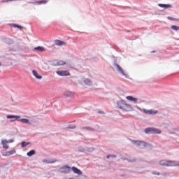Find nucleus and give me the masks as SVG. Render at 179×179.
<instances>
[{"instance_id":"obj_19","label":"nucleus","mask_w":179,"mask_h":179,"mask_svg":"<svg viewBox=\"0 0 179 179\" xmlns=\"http://www.w3.org/2000/svg\"><path fill=\"white\" fill-rule=\"evenodd\" d=\"M28 145H30V143L23 141L21 143V148H26Z\"/></svg>"},{"instance_id":"obj_6","label":"nucleus","mask_w":179,"mask_h":179,"mask_svg":"<svg viewBox=\"0 0 179 179\" xmlns=\"http://www.w3.org/2000/svg\"><path fill=\"white\" fill-rule=\"evenodd\" d=\"M56 73L59 75V76H69L71 75V73H69V71L62 70L57 71Z\"/></svg>"},{"instance_id":"obj_23","label":"nucleus","mask_w":179,"mask_h":179,"mask_svg":"<svg viewBox=\"0 0 179 179\" xmlns=\"http://www.w3.org/2000/svg\"><path fill=\"white\" fill-rule=\"evenodd\" d=\"M46 2H47V1L42 0V1H36V3H38V5H42L43 3H45Z\"/></svg>"},{"instance_id":"obj_33","label":"nucleus","mask_w":179,"mask_h":179,"mask_svg":"<svg viewBox=\"0 0 179 179\" xmlns=\"http://www.w3.org/2000/svg\"><path fill=\"white\" fill-rule=\"evenodd\" d=\"M0 65H1V62H0Z\"/></svg>"},{"instance_id":"obj_8","label":"nucleus","mask_w":179,"mask_h":179,"mask_svg":"<svg viewBox=\"0 0 179 179\" xmlns=\"http://www.w3.org/2000/svg\"><path fill=\"white\" fill-rule=\"evenodd\" d=\"M71 168L68 166H64L59 169L60 173H71Z\"/></svg>"},{"instance_id":"obj_11","label":"nucleus","mask_w":179,"mask_h":179,"mask_svg":"<svg viewBox=\"0 0 179 179\" xmlns=\"http://www.w3.org/2000/svg\"><path fill=\"white\" fill-rule=\"evenodd\" d=\"M64 96H65V97H73L75 96V93L67 90L64 92Z\"/></svg>"},{"instance_id":"obj_18","label":"nucleus","mask_w":179,"mask_h":179,"mask_svg":"<svg viewBox=\"0 0 179 179\" xmlns=\"http://www.w3.org/2000/svg\"><path fill=\"white\" fill-rule=\"evenodd\" d=\"M20 121L22 124H30V122L27 119H20Z\"/></svg>"},{"instance_id":"obj_30","label":"nucleus","mask_w":179,"mask_h":179,"mask_svg":"<svg viewBox=\"0 0 179 179\" xmlns=\"http://www.w3.org/2000/svg\"><path fill=\"white\" fill-rule=\"evenodd\" d=\"M129 162H135V159H131V160H129Z\"/></svg>"},{"instance_id":"obj_24","label":"nucleus","mask_w":179,"mask_h":179,"mask_svg":"<svg viewBox=\"0 0 179 179\" xmlns=\"http://www.w3.org/2000/svg\"><path fill=\"white\" fill-rule=\"evenodd\" d=\"M57 64H58V65L62 66V65H66V62H64V61H62V60H60V61H59V62H57Z\"/></svg>"},{"instance_id":"obj_10","label":"nucleus","mask_w":179,"mask_h":179,"mask_svg":"<svg viewBox=\"0 0 179 179\" xmlns=\"http://www.w3.org/2000/svg\"><path fill=\"white\" fill-rule=\"evenodd\" d=\"M127 100L131 101L132 103H138V98H135L132 96H126Z\"/></svg>"},{"instance_id":"obj_29","label":"nucleus","mask_w":179,"mask_h":179,"mask_svg":"<svg viewBox=\"0 0 179 179\" xmlns=\"http://www.w3.org/2000/svg\"><path fill=\"white\" fill-rule=\"evenodd\" d=\"M110 157H117V155H107L106 158L110 159Z\"/></svg>"},{"instance_id":"obj_16","label":"nucleus","mask_w":179,"mask_h":179,"mask_svg":"<svg viewBox=\"0 0 179 179\" xmlns=\"http://www.w3.org/2000/svg\"><path fill=\"white\" fill-rule=\"evenodd\" d=\"M158 6H159V8H165V9H167L169 8H173V6H171V4H162V3H159Z\"/></svg>"},{"instance_id":"obj_12","label":"nucleus","mask_w":179,"mask_h":179,"mask_svg":"<svg viewBox=\"0 0 179 179\" xmlns=\"http://www.w3.org/2000/svg\"><path fill=\"white\" fill-rule=\"evenodd\" d=\"M71 170L73 171V173H75V174H78V176L82 175V171L75 166H73Z\"/></svg>"},{"instance_id":"obj_17","label":"nucleus","mask_w":179,"mask_h":179,"mask_svg":"<svg viewBox=\"0 0 179 179\" xmlns=\"http://www.w3.org/2000/svg\"><path fill=\"white\" fill-rule=\"evenodd\" d=\"M27 156H29V157L33 156V155H36V151L34 150H32L29 152H27Z\"/></svg>"},{"instance_id":"obj_13","label":"nucleus","mask_w":179,"mask_h":179,"mask_svg":"<svg viewBox=\"0 0 179 179\" xmlns=\"http://www.w3.org/2000/svg\"><path fill=\"white\" fill-rule=\"evenodd\" d=\"M115 66L116 68V69L118 71V72H120V73H122V75H124L125 76V73L124 72V70H122V68L119 66L118 64H115Z\"/></svg>"},{"instance_id":"obj_7","label":"nucleus","mask_w":179,"mask_h":179,"mask_svg":"<svg viewBox=\"0 0 179 179\" xmlns=\"http://www.w3.org/2000/svg\"><path fill=\"white\" fill-rule=\"evenodd\" d=\"M12 142H13V140L10 139L8 141L7 140H2L1 141V143L3 145V148L4 149H8L9 148V145H8V143H12Z\"/></svg>"},{"instance_id":"obj_28","label":"nucleus","mask_w":179,"mask_h":179,"mask_svg":"<svg viewBox=\"0 0 179 179\" xmlns=\"http://www.w3.org/2000/svg\"><path fill=\"white\" fill-rule=\"evenodd\" d=\"M43 163H55V161H47V160H43Z\"/></svg>"},{"instance_id":"obj_15","label":"nucleus","mask_w":179,"mask_h":179,"mask_svg":"<svg viewBox=\"0 0 179 179\" xmlns=\"http://www.w3.org/2000/svg\"><path fill=\"white\" fill-rule=\"evenodd\" d=\"M34 51H39L40 52H43V51H45V49L43 46H38L34 48Z\"/></svg>"},{"instance_id":"obj_3","label":"nucleus","mask_w":179,"mask_h":179,"mask_svg":"<svg viewBox=\"0 0 179 179\" xmlns=\"http://www.w3.org/2000/svg\"><path fill=\"white\" fill-rule=\"evenodd\" d=\"M145 132V134H162V131L159 130V129L152 127L146 128Z\"/></svg>"},{"instance_id":"obj_2","label":"nucleus","mask_w":179,"mask_h":179,"mask_svg":"<svg viewBox=\"0 0 179 179\" xmlns=\"http://www.w3.org/2000/svg\"><path fill=\"white\" fill-rule=\"evenodd\" d=\"M160 166H179V162H176L175 161H167V160H162L159 162Z\"/></svg>"},{"instance_id":"obj_14","label":"nucleus","mask_w":179,"mask_h":179,"mask_svg":"<svg viewBox=\"0 0 179 179\" xmlns=\"http://www.w3.org/2000/svg\"><path fill=\"white\" fill-rule=\"evenodd\" d=\"M32 73H33V75H34V76H35V78H36V79H43V76H39L38 75V73L37 72V71H36V70H33L32 71Z\"/></svg>"},{"instance_id":"obj_4","label":"nucleus","mask_w":179,"mask_h":179,"mask_svg":"<svg viewBox=\"0 0 179 179\" xmlns=\"http://www.w3.org/2000/svg\"><path fill=\"white\" fill-rule=\"evenodd\" d=\"M131 142L134 145H136L137 146H139L141 149H142V148H145V146H146V143H145L143 141L132 140Z\"/></svg>"},{"instance_id":"obj_9","label":"nucleus","mask_w":179,"mask_h":179,"mask_svg":"<svg viewBox=\"0 0 179 179\" xmlns=\"http://www.w3.org/2000/svg\"><path fill=\"white\" fill-rule=\"evenodd\" d=\"M55 45H57L58 47H61L62 45H66V42H64L61 40H55Z\"/></svg>"},{"instance_id":"obj_21","label":"nucleus","mask_w":179,"mask_h":179,"mask_svg":"<svg viewBox=\"0 0 179 179\" xmlns=\"http://www.w3.org/2000/svg\"><path fill=\"white\" fill-rule=\"evenodd\" d=\"M7 118L8 119L16 118L17 120H18V118H20V116L7 115Z\"/></svg>"},{"instance_id":"obj_5","label":"nucleus","mask_w":179,"mask_h":179,"mask_svg":"<svg viewBox=\"0 0 179 179\" xmlns=\"http://www.w3.org/2000/svg\"><path fill=\"white\" fill-rule=\"evenodd\" d=\"M143 113H144V114H148L150 115H155L156 114H157L158 111L156 110H148V109H143L142 110Z\"/></svg>"},{"instance_id":"obj_20","label":"nucleus","mask_w":179,"mask_h":179,"mask_svg":"<svg viewBox=\"0 0 179 179\" xmlns=\"http://www.w3.org/2000/svg\"><path fill=\"white\" fill-rule=\"evenodd\" d=\"M84 82L85 85H87L88 86H90V85H92V81L89 79H85Z\"/></svg>"},{"instance_id":"obj_26","label":"nucleus","mask_w":179,"mask_h":179,"mask_svg":"<svg viewBox=\"0 0 179 179\" xmlns=\"http://www.w3.org/2000/svg\"><path fill=\"white\" fill-rule=\"evenodd\" d=\"M83 129H87V131H94V129H92L91 127H83Z\"/></svg>"},{"instance_id":"obj_1","label":"nucleus","mask_w":179,"mask_h":179,"mask_svg":"<svg viewBox=\"0 0 179 179\" xmlns=\"http://www.w3.org/2000/svg\"><path fill=\"white\" fill-rule=\"evenodd\" d=\"M117 104L118 108H120L122 111H132V110H134L132 106L127 103L125 101H117Z\"/></svg>"},{"instance_id":"obj_32","label":"nucleus","mask_w":179,"mask_h":179,"mask_svg":"<svg viewBox=\"0 0 179 179\" xmlns=\"http://www.w3.org/2000/svg\"><path fill=\"white\" fill-rule=\"evenodd\" d=\"M11 155H13V151L12 152Z\"/></svg>"},{"instance_id":"obj_31","label":"nucleus","mask_w":179,"mask_h":179,"mask_svg":"<svg viewBox=\"0 0 179 179\" xmlns=\"http://www.w3.org/2000/svg\"><path fill=\"white\" fill-rule=\"evenodd\" d=\"M70 129H74V128H76V127H69Z\"/></svg>"},{"instance_id":"obj_27","label":"nucleus","mask_w":179,"mask_h":179,"mask_svg":"<svg viewBox=\"0 0 179 179\" xmlns=\"http://www.w3.org/2000/svg\"><path fill=\"white\" fill-rule=\"evenodd\" d=\"M14 27H17L18 29H20V30L23 29V27L20 26V25H17V24H14Z\"/></svg>"},{"instance_id":"obj_22","label":"nucleus","mask_w":179,"mask_h":179,"mask_svg":"<svg viewBox=\"0 0 179 179\" xmlns=\"http://www.w3.org/2000/svg\"><path fill=\"white\" fill-rule=\"evenodd\" d=\"M171 29H172L173 30H175L176 31L179 30V27L173 25L171 27Z\"/></svg>"},{"instance_id":"obj_25","label":"nucleus","mask_w":179,"mask_h":179,"mask_svg":"<svg viewBox=\"0 0 179 179\" xmlns=\"http://www.w3.org/2000/svg\"><path fill=\"white\" fill-rule=\"evenodd\" d=\"M167 19H169V20H176V22L179 21L178 19L173 18V17H168Z\"/></svg>"}]
</instances>
